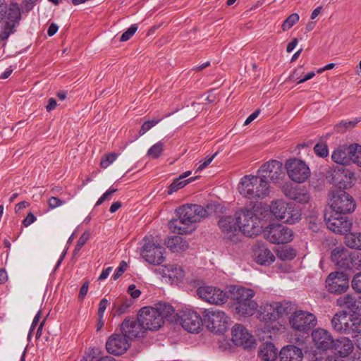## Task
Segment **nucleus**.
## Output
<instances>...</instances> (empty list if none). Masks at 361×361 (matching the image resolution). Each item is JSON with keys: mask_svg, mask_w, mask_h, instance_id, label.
<instances>
[{"mask_svg": "<svg viewBox=\"0 0 361 361\" xmlns=\"http://www.w3.org/2000/svg\"><path fill=\"white\" fill-rule=\"evenodd\" d=\"M132 301L130 300H126L122 302V304L120 305V307H118L116 310V314L118 315L123 314L126 313L128 310V309L131 306Z\"/></svg>", "mask_w": 361, "mask_h": 361, "instance_id": "4d7b16f0", "label": "nucleus"}, {"mask_svg": "<svg viewBox=\"0 0 361 361\" xmlns=\"http://www.w3.org/2000/svg\"><path fill=\"white\" fill-rule=\"evenodd\" d=\"M252 251L255 261L260 265L268 266L275 260L273 253L264 244L255 245Z\"/></svg>", "mask_w": 361, "mask_h": 361, "instance_id": "bb28decb", "label": "nucleus"}, {"mask_svg": "<svg viewBox=\"0 0 361 361\" xmlns=\"http://www.w3.org/2000/svg\"><path fill=\"white\" fill-rule=\"evenodd\" d=\"M166 245L173 252H184L189 247L187 240L178 235L169 238L166 241Z\"/></svg>", "mask_w": 361, "mask_h": 361, "instance_id": "72a5a7b5", "label": "nucleus"}, {"mask_svg": "<svg viewBox=\"0 0 361 361\" xmlns=\"http://www.w3.org/2000/svg\"><path fill=\"white\" fill-rule=\"evenodd\" d=\"M350 178L351 176H348L344 171H335V174L332 178L334 184H336L339 188L343 189L351 187V182L350 181Z\"/></svg>", "mask_w": 361, "mask_h": 361, "instance_id": "c9c22d12", "label": "nucleus"}, {"mask_svg": "<svg viewBox=\"0 0 361 361\" xmlns=\"http://www.w3.org/2000/svg\"><path fill=\"white\" fill-rule=\"evenodd\" d=\"M239 231L248 237L258 235L262 231L263 220L257 214L255 207H245L237 211Z\"/></svg>", "mask_w": 361, "mask_h": 361, "instance_id": "20e7f679", "label": "nucleus"}, {"mask_svg": "<svg viewBox=\"0 0 361 361\" xmlns=\"http://www.w3.org/2000/svg\"><path fill=\"white\" fill-rule=\"evenodd\" d=\"M41 317V312L39 311L37 314L35 316L33 321L32 322L30 329V334L32 333V331L35 329V326L38 324L39 319Z\"/></svg>", "mask_w": 361, "mask_h": 361, "instance_id": "774afa93", "label": "nucleus"}, {"mask_svg": "<svg viewBox=\"0 0 361 361\" xmlns=\"http://www.w3.org/2000/svg\"><path fill=\"white\" fill-rule=\"evenodd\" d=\"M288 176L294 182L304 183L310 176V170L305 161L298 159H290L286 161Z\"/></svg>", "mask_w": 361, "mask_h": 361, "instance_id": "9d476101", "label": "nucleus"}, {"mask_svg": "<svg viewBox=\"0 0 361 361\" xmlns=\"http://www.w3.org/2000/svg\"><path fill=\"white\" fill-rule=\"evenodd\" d=\"M6 15L8 21L6 23L4 30L7 35H8L13 32V27L20 19L21 14L18 4H11L8 9H7Z\"/></svg>", "mask_w": 361, "mask_h": 361, "instance_id": "7c9ffc66", "label": "nucleus"}, {"mask_svg": "<svg viewBox=\"0 0 361 361\" xmlns=\"http://www.w3.org/2000/svg\"><path fill=\"white\" fill-rule=\"evenodd\" d=\"M154 310H156L159 316L161 317V321L164 322V319L172 314L174 312L173 307L166 303H158L156 305L155 307H153Z\"/></svg>", "mask_w": 361, "mask_h": 361, "instance_id": "58836bf2", "label": "nucleus"}, {"mask_svg": "<svg viewBox=\"0 0 361 361\" xmlns=\"http://www.w3.org/2000/svg\"><path fill=\"white\" fill-rule=\"evenodd\" d=\"M164 142L159 141L156 144L153 145L147 151V156L152 158H158L164 151Z\"/></svg>", "mask_w": 361, "mask_h": 361, "instance_id": "a19ab883", "label": "nucleus"}, {"mask_svg": "<svg viewBox=\"0 0 361 361\" xmlns=\"http://www.w3.org/2000/svg\"><path fill=\"white\" fill-rule=\"evenodd\" d=\"M178 318L182 327L190 333H198L202 327L201 316L192 310H182L179 313Z\"/></svg>", "mask_w": 361, "mask_h": 361, "instance_id": "f3484780", "label": "nucleus"}, {"mask_svg": "<svg viewBox=\"0 0 361 361\" xmlns=\"http://www.w3.org/2000/svg\"><path fill=\"white\" fill-rule=\"evenodd\" d=\"M283 192L286 196L300 204H306L310 200V193L302 188H293L287 185L283 187Z\"/></svg>", "mask_w": 361, "mask_h": 361, "instance_id": "c756f323", "label": "nucleus"}, {"mask_svg": "<svg viewBox=\"0 0 361 361\" xmlns=\"http://www.w3.org/2000/svg\"><path fill=\"white\" fill-rule=\"evenodd\" d=\"M279 356L280 361H302L303 359L302 350L294 345H287L283 347Z\"/></svg>", "mask_w": 361, "mask_h": 361, "instance_id": "c85d7f7f", "label": "nucleus"}, {"mask_svg": "<svg viewBox=\"0 0 361 361\" xmlns=\"http://www.w3.org/2000/svg\"><path fill=\"white\" fill-rule=\"evenodd\" d=\"M88 288H89V282L86 281L83 283V285L82 286V287L80 288V290L78 298L80 300H82L84 299V298L85 297V295H87V291H88Z\"/></svg>", "mask_w": 361, "mask_h": 361, "instance_id": "e2e57ef3", "label": "nucleus"}, {"mask_svg": "<svg viewBox=\"0 0 361 361\" xmlns=\"http://www.w3.org/2000/svg\"><path fill=\"white\" fill-rule=\"evenodd\" d=\"M161 118L152 119L151 121H147L145 122L139 131L140 135H143L148 130H149L152 127L156 126L159 122H160Z\"/></svg>", "mask_w": 361, "mask_h": 361, "instance_id": "49530a36", "label": "nucleus"}, {"mask_svg": "<svg viewBox=\"0 0 361 361\" xmlns=\"http://www.w3.org/2000/svg\"><path fill=\"white\" fill-rule=\"evenodd\" d=\"M336 302L338 306L345 307L355 314H360L361 312L359 309L360 302L352 295L347 294L340 297Z\"/></svg>", "mask_w": 361, "mask_h": 361, "instance_id": "f704fd0d", "label": "nucleus"}, {"mask_svg": "<svg viewBox=\"0 0 361 361\" xmlns=\"http://www.w3.org/2000/svg\"><path fill=\"white\" fill-rule=\"evenodd\" d=\"M264 235L274 244H284L293 239V231L281 224H272L266 228Z\"/></svg>", "mask_w": 361, "mask_h": 361, "instance_id": "9b49d317", "label": "nucleus"}, {"mask_svg": "<svg viewBox=\"0 0 361 361\" xmlns=\"http://www.w3.org/2000/svg\"><path fill=\"white\" fill-rule=\"evenodd\" d=\"M130 340L123 334H113L106 343V350L111 354L121 355L130 347Z\"/></svg>", "mask_w": 361, "mask_h": 361, "instance_id": "412c9836", "label": "nucleus"}, {"mask_svg": "<svg viewBox=\"0 0 361 361\" xmlns=\"http://www.w3.org/2000/svg\"><path fill=\"white\" fill-rule=\"evenodd\" d=\"M351 286L355 291L361 293V271L354 275L351 281Z\"/></svg>", "mask_w": 361, "mask_h": 361, "instance_id": "603ef678", "label": "nucleus"}, {"mask_svg": "<svg viewBox=\"0 0 361 361\" xmlns=\"http://www.w3.org/2000/svg\"><path fill=\"white\" fill-rule=\"evenodd\" d=\"M257 317L260 322L264 323V326L261 328V332L258 334L259 339L270 338L273 340L275 338L279 330L276 323L279 317L272 303L264 305Z\"/></svg>", "mask_w": 361, "mask_h": 361, "instance_id": "423d86ee", "label": "nucleus"}, {"mask_svg": "<svg viewBox=\"0 0 361 361\" xmlns=\"http://www.w3.org/2000/svg\"><path fill=\"white\" fill-rule=\"evenodd\" d=\"M273 307L278 314L279 319L283 317L285 314L290 312L291 310V304L289 302H272Z\"/></svg>", "mask_w": 361, "mask_h": 361, "instance_id": "4c0bfd02", "label": "nucleus"}, {"mask_svg": "<svg viewBox=\"0 0 361 361\" xmlns=\"http://www.w3.org/2000/svg\"><path fill=\"white\" fill-rule=\"evenodd\" d=\"M270 338H266L265 343L262 345L259 352V357L264 361L274 360L277 355V349L274 344L269 341Z\"/></svg>", "mask_w": 361, "mask_h": 361, "instance_id": "473e14b6", "label": "nucleus"}, {"mask_svg": "<svg viewBox=\"0 0 361 361\" xmlns=\"http://www.w3.org/2000/svg\"><path fill=\"white\" fill-rule=\"evenodd\" d=\"M195 180V178H190L188 180H181L180 178H176L173 182L169 185L168 190V194L171 195L172 193L178 191L179 189L183 188L188 183Z\"/></svg>", "mask_w": 361, "mask_h": 361, "instance_id": "ea45409f", "label": "nucleus"}, {"mask_svg": "<svg viewBox=\"0 0 361 361\" xmlns=\"http://www.w3.org/2000/svg\"><path fill=\"white\" fill-rule=\"evenodd\" d=\"M197 294L200 299L216 305L224 304L228 300L226 292L213 286H202L197 289Z\"/></svg>", "mask_w": 361, "mask_h": 361, "instance_id": "4468645a", "label": "nucleus"}, {"mask_svg": "<svg viewBox=\"0 0 361 361\" xmlns=\"http://www.w3.org/2000/svg\"><path fill=\"white\" fill-rule=\"evenodd\" d=\"M232 311L240 316H252L258 307L257 303L252 299L255 291L250 288L233 286L231 288Z\"/></svg>", "mask_w": 361, "mask_h": 361, "instance_id": "7ed1b4c3", "label": "nucleus"}, {"mask_svg": "<svg viewBox=\"0 0 361 361\" xmlns=\"http://www.w3.org/2000/svg\"><path fill=\"white\" fill-rule=\"evenodd\" d=\"M270 212L276 219L289 224L299 221L302 216L298 207L283 200L273 202L270 206Z\"/></svg>", "mask_w": 361, "mask_h": 361, "instance_id": "0eeeda50", "label": "nucleus"}, {"mask_svg": "<svg viewBox=\"0 0 361 361\" xmlns=\"http://www.w3.org/2000/svg\"><path fill=\"white\" fill-rule=\"evenodd\" d=\"M36 221V217L35 216V215L30 212L27 216H26V218L23 221V224L25 226H30L31 224H32L33 222H35Z\"/></svg>", "mask_w": 361, "mask_h": 361, "instance_id": "69168bd1", "label": "nucleus"}, {"mask_svg": "<svg viewBox=\"0 0 361 361\" xmlns=\"http://www.w3.org/2000/svg\"><path fill=\"white\" fill-rule=\"evenodd\" d=\"M65 201L61 200V199L56 197H51L48 200V204L51 209H55L58 207L63 205Z\"/></svg>", "mask_w": 361, "mask_h": 361, "instance_id": "6e6d98bb", "label": "nucleus"}, {"mask_svg": "<svg viewBox=\"0 0 361 361\" xmlns=\"http://www.w3.org/2000/svg\"><path fill=\"white\" fill-rule=\"evenodd\" d=\"M231 335L235 345L244 348H251L255 343L253 336L241 324H236L233 327Z\"/></svg>", "mask_w": 361, "mask_h": 361, "instance_id": "b1692460", "label": "nucleus"}, {"mask_svg": "<svg viewBox=\"0 0 361 361\" xmlns=\"http://www.w3.org/2000/svg\"><path fill=\"white\" fill-rule=\"evenodd\" d=\"M327 290L334 294H341L349 288V279L346 274L342 271L331 272L326 279Z\"/></svg>", "mask_w": 361, "mask_h": 361, "instance_id": "dca6fc26", "label": "nucleus"}, {"mask_svg": "<svg viewBox=\"0 0 361 361\" xmlns=\"http://www.w3.org/2000/svg\"><path fill=\"white\" fill-rule=\"evenodd\" d=\"M361 269V253L352 252L348 269Z\"/></svg>", "mask_w": 361, "mask_h": 361, "instance_id": "c03bdc74", "label": "nucleus"}, {"mask_svg": "<svg viewBox=\"0 0 361 361\" xmlns=\"http://www.w3.org/2000/svg\"><path fill=\"white\" fill-rule=\"evenodd\" d=\"M329 204L331 210L338 214H347L353 212L355 209L354 199L343 190L331 192L329 194Z\"/></svg>", "mask_w": 361, "mask_h": 361, "instance_id": "6e6552de", "label": "nucleus"}, {"mask_svg": "<svg viewBox=\"0 0 361 361\" xmlns=\"http://www.w3.org/2000/svg\"><path fill=\"white\" fill-rule=\"evenodd\" d=\"M240 194L248 200H263L269 195L270 188L266 176L246 175L238 184Z\"/></svg>", "mask_w": 361, "mask_h": 361, "instance_id": "f03ea898", "label": "nucleus"}, {"mask_svg": "<svg viewBox=\"0 0 361 361\" xmlns=\"http://www.w3.org/2000/svg\"><path fill=\"white\" fill-rule=\"evenodd\" d=\"M116 191L117 188L111 187L98 199L97 202L95 204V206H99L102 204L104 202L110 200L112 195Z\"/></svg>", "mask_w": 361, "mask_h": 361, "instance_id": "09e8293b", "label": "nucleus"}, {"mask_svg": "<svg viewBox=\"0 0 361 361\" xmlns=\"http://www.w3.org/2000/svg\"><path fill=\"white\" fill-rule=\"evenodd\" d=\"M315 154L321 157H325L328 155L327 146L325 144L318 143L314 147Z\"/></svg>", "mask_w": 361, "mask_h": 361, "instance_id": "864d4df0", "label": "nucleus"}, {"mask_svg": "<svg viewBox=\"0 0 361 361\" xmlns=\"http://www.w3.org/2000/svg\"><path fill=\"white\" fill-rule=\"evenodd\" d=\"M350 145L348 147H339L331 154L332 160L341 165H349L351 163Z\"/></svg>", "mask_w": 361, "mask_h": 361, "instance_id": "2f4dec72", "label": "nucleus"}, {"mask_svg": "<svg viewBox=\"0 0 361 361\" xmlns=\"http://www.w3.org/2000/svg\"><path fill=\"white\" fill-rule=\"evenodd\" d=\"M295 256V250L292 248H286L279 252V257L283 260L292 259Z\"/></svg>", "mask_w": 361, "mask_h": 361, "instance_id": "8fccbe9b", "label": "nucleus"}, {"mask_svg": "<svg viewBox=\"0 0 361 361\" xmlns=\"http://www.w3.org/2000/svg\"><path fill=\"white\" fill-rule=\"evenodd\" d=\"M216 154L217 153L216 152L211 157H207L205 160L198 166L195 172H200L202 171L204 169H205L207 166H208L210 164V163L213 161V159L215 158Z\"/></svg>", "mask_w": 361, "mask_h": 361, "instance_id": "bf43d9fd", "label": "nucleus"}, {"mask_svg": "<svg viewBox=\"0 0 361 361\" xmlns=\"http://www.w3.org/2000/svg\"><path fill=\"white\" fill-rule=\"evenodd\" d=\"M177 218L172 219L169 229L174 233L189 234L196 228V223L208 215L207 210L199 204H185L176 209Z\"/></svg>", "mask_w": 361, "mask_h": 361, "instance_id": "f257e3e1", "label": "nucleus"}, {"mask_svg": "<svg viewBox=\"0 0 361 361\" xmlns=\"http://www.w3.org/2000/svg\"><path fill=\"white\" fill-rule=\"evenodd\" d=\"M154 272L167 279L171 283H177L181 281L185 276L183 267L178 264H168L155 269Z\"/></svg>", "mask_w": 361, "mask_h": 361, "instance_id": "4be33fe9", "label": "nucleus"}, {"mask_svg": "<svg viewBox=\"0 0 361 361\" xmlns=\"http://www.w3.org/2000/svg\"><path fill=\"white\" fill-rule=\"evenodd\" d=\"M108 305H109V301L106 298H103L99 302V308H98V314H99V318L100 319V320L102 319L104 313Z\"/></svg>", "mask_w": 361, "mask_h": 361, "instance_id": "13d9d810", "label": "nucleus"}, {"mask_svg": "<svg viewBox=\"0 0 361 361\" xmlns=\"http://www.w3.org/2000/svg\"><path fill=\"white\" fill-rule=\"evenodd\" d=\"M218 226L221 231L228 238L232 239L239 232V224L237 212L233 216L224 215L219 218Z\"/></svg>", "mask_w": 361, "mask_h": 361, "instance_id": "5701e85b", "label": "nucleus"}, {"mask_svg": "<svg viewBox=\"0 0 361 361\" xmlns=\"http://www.w3.org/2000/svg\"><path fill=\"white\" fill-rule=\"evenodd\" d=\"M350 150L352 152L350 156L351 162L361 166V146L358 144H353L350 145Z\"/></svg>", "mask_w": 361, "mask_h": 361, "instance_id": "79ce46f5", "label": "nucleus"}, {"mask_svg": "<svg viewBox=\"0 0 361 361\" xmlns=\"http://www.w3.org/2000/svg\"><path fill=\"white\" fill-rule=\"evenodd\" d=\"M128 293L135 299L139 298L141 294L140 290L137 289L134 284H131L128 286Z\"/></svg>", "mask_w": 361, "mask_h": 361, "instance_id": "680f3d73", "label": "nucleus"}, {"mask_svg": "<svg viewBox=\"0 0 361 361\" xmlns=\"http://www.w3.org/2000/svg\"><path fill=\"white\" fill-rule=\"evenodd\" d=\"M331 350L341 357H346L353 353L354 343L349 338L340 336L334 339Z\"/></svg>", "mask_w": 361, "mask_h": 361, "instance_id": "a878e982", "label": "nucleus"}, {"mask_svg": "<svg viewBox=\"0 0 361 361\" xmlns=\"http://www.w3.org/2000/svg\"><path fill=\"white\" fill-rule=\"evenodd\" d=\"M257 173L266 176L273 183H277L284 177L283 166L281 161L271 160L264 164L258 170Z\"/></svg>", "mask_w": 361, "mask_h": 361, "instance_id": "6ab92c4d", "label": "nucleus"}, {"mask_svg": "<svg viewBox=\"0 0 361 361\" xmlns=\"http://www.w3.org/2000/svg\"><path fill=\"white\" fill-rule=\"evenodd\" d=\"M312 338L317 348L322 350H331L334 338L330 332L324 329H317L312 331Z\"/></svg>", "mask_w": 361, "mask_h": 361, "instance_id": "393cba45", "label": "nucleus"}, {"mask_svg": "<svg viewBox=\"0 0 361 361\" xmlns=\"http://www.w3.org/2000/svg\"><path fill=\"white\" fill-rule=\"evenodd\" d=\"M317 323V317L311 312L296 310L289 319V324L291 328L295 331L303 333L309 332Z\"/></svg>", "mask_w": 361, "mask_h": 361, "instance_id": "1a4fd4ad", "label": "nucleus"}, {"mask_svg": "<svg viewBox=\"0 0 361 361\" xmlns=\"http://www.w3.org/2000/svg\"><path fill=\"white\" fill-rule=\"evenodd\" d=\"M165 248L154 239L146 242L141 252L142 258L149 264L159 265L165 260Z\"/></svg>", "mask_w": 361, "mask_h": 361, "instance_id": "ddd939ff", "label": "nucleus"}, {"mask_svg": "<svg viewBox=\"0 0 361 361\" xmlns=\"http://www.w3.org/2000/svg\"><path fill=\"white\" fill-rule=\"evenodd\" d=\"M355 124L356 123L353 121H342L336 126V128L338 132H343L349 128H353Z\"/></svg>", "mask_w": 361, "mask_h": 361, "instance_id": "5fc2aeb1", "label": "nucleus"}, {"mask_svg": "<svg viewBox=\"0 0 361 361\" xmlns=\"http://www.w3.org/2000/svg\"><path fill=\"white\" fill-rule=\"evenodd\" d=\"M127 264L125 262H121L120 266L116 269V273L114 274V279H118L126 270Z\"/></svg>", "mask_w": 361, "mask_h": 361, "instance_id": "052dcab7", "label": "nucleus"}, {"mask_svg": "<svg viewBox=\"0 0 361 361\" xmlns=\"http://www.w3.org/2000/svg\"><path fill=\"white\" fill-rule=\"evenodd\" d=\"M259 110L257 109L256 111H255L253 113H252L247 118V119L245 120V123H244V125L245 126H247L249 125L251 122H252L259 114Z\"/></svg>", "mask_w": 361, "mask_h": 361, "instance_id": "338daca9", "label": "nucleus"}, {"mask_svg": "<svg viewBox=\"0 0 361 361\" xmlns=\"http://www.w3.org/2000/svg\"><path fill=\"white\" fill-rule=\"evenodd\" d=\"M324 219L327 228L335 233L344 235L350 231L352 222L341 214L326 212Z\"/></svg>", "mask_w": 361, "mask_h": 361, "instance_id": "f8f14e48", "label": "nucleus"}, {"mask_svg": "<svg viewBox=\"0 0 361 361\" xmlns=\"http://www.w3.org/2000/svg\"><path fill=\"white\" fill-rule=\"evenodd\" d=\"M331 322L332 328L340 334H350L353 337L361 331V318L344 311L336 313Z\"/></svg>", "mask_w": 361, "mask_h": 361, "instance_id": "39448f33", "label": "nucleus"}, {"mask_svg": "<svg viewBox=\"0 0 361 361\" xmlns=\"http://www.w3.org/2000/svg\"><path fill=\"white\" fill-rule=\"evenodd\" d=\"M348 247L357 250H361V233H350L345 238Z\"/></svg>", "mask_w": 361, "mask_h": 361, "instance_id": "e433bc0d", "label": "nucleus"}, {"mask_svg": "<svg viewBox=\"0 0 361 361\" xmlns=\"http://www.w3.org/2000/svg\"><path fill=\"white\" fill-rule=\"evenodd\" d=\"M137 30V25H132L126 32H124L120 37L121 42H126L130 39Z\"/></svg>", "mask_w": 361, "mask_h": 361, "instance_id": "3c124183", "label": "nucleus"}, {"mask_svg": "<svg viewBox=\"0 0 361 361\" xmlns=\"http://www.w3.org/2000/svg\"><path fill=\"white\" fill-rule=\"evenodd\" d=\"M300 16L298 13H294L290 15L282 23L281 28L283 31L290 29L296 23L298 22Z\"/></svg>", "mask_w": 361, "mask_h": 361, "instance_id": "37998d69", "label": "nucleus"}, {"mask_svg": "<svg viewBox=\"0 0 361 361\" xmlns=\"http://www.w3.org/2000/svg\"><path fill=\"white\" fill-rule=\"evenodd\" d=\"M139 322H141L145 331H156L163 324L159 312L152 307L142 308L137 314Z\"/></svg>", "mask_w": 361, "mask_h": 361, "instance_id": "2eb2a0df", "label": "nucleus"}, {"mask_svg": "<svg viewBox=\"0 0 361 361\" xmlns=\"http://www.w3.org/2000/svg\"><path fill=\"white\" fill-rule=\"evenodd\" d=\"M90 237V231H85L79 238L73 250V255L75 256L80 252L82 246L88 241Z\"/></svg>", "mask_w": 361, "mask_h": 361, "instance_id": "a18cd8bd", "label": "nucleus"}, {"mask_svg": "<svg viewBox=\"0 0 361 361\" xmlns=\"http://www.w3.org/2000/svg\"><path fill=\"white\" fill-rule=\"evenodd\" d=\"M7 11V4L6 0H0V23L6 16Z\"/></svg>", "mask_w": 361, "mask_h": 361, "instance_id": "0e129e2a", "label": "nucleus"}, {"mask_svg": "<svg viewBox=\"0 0 361 361\" xmlns=\"http://www.w3.org/2000/svg\"><path fill=\"white\" fill-rule=\"evenodd\" d=\"M117 158V154L112 153L105 154L100 161V166L103 169H106L111 164H112Z\"/></svg>", "mask_w": 361, "mask_h": 361, "instance_id": "de8ad7c7", "label": "nucleus"}, {"mask_svg": "<svg viewBox=\"0 0 361 361\" xmlns=\"http://www.w3.org/2000/svg\"><path fill=\"white\" fill-rule=\"evenodd\" d=\"M121 330L130 339L144 337L146 332L138 317H126L121 325Z\"/></svg>", "mask_w": 361, "mask_h": 361, "instance_id": "aec40b11", "label": "nucleus"}, {"mask_svg": "<svg viewBox=\"0 0 361 361\" xmlns=\"http://www.w3.org/2000/svg\"><path fill=\"white\" fill-rule=\"evenodd\" d=\"M228 317L220 310L209 311L206 314L207 326L215 334H223L226 329Z\"/></svg>", "mask_w": 361, "mask_h": 361, "instance_id": "a211bd4d", "label": "nucleus"}, {"mask_svg": "<svg viewBox=\"0 0 361 361\" xmlns=\"http://www.w3.org/2000/svg\"><path fill=\"white\" fill-rule=\"evenodd\" d=\"M352 251L344 247H336L331 253L332 262L341 269H348L349 267L350 259Z\"/></svg>", "mask_w": 361, "mask_h": 361, "instance_id": "cd10ccee", "label": "nucleus"}]
</instances>
